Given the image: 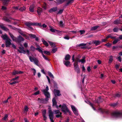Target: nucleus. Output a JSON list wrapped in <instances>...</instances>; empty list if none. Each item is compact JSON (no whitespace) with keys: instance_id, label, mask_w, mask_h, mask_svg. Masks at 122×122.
Segmentation results:
<instances>
[{"instance_id":"1","label":"nucleus","mask_w":122,"mask_h":122,"mask_svg":"<svg viewBox=\"0 0 122 122\" xmlns=\"http://www.w3.org/2000/svg\"><path fill=\"white\" fill-rule=\"evenodd\" d=\"M48 113H49V117L51 122H54V121L53 120L54 113L55 114H57L56 116V117L57 118L61 117V113L60 112V111L55 110L53 112L51 109H50L49 110Z\"/></svg>"},{"instance_id":"2","label":"nucleus","mask_w":122,"mask_h":122,"mask_svg":"<svg viewBox=\"0 0 122 122\" xmlns=\"http://www.w3.org/2000/svg\"><path fill=\"white\" fill-rule=\"evenodd\" d=\"M48 87L47 86L45 89H44L42 90V91L43 92L44 94L46 96V98L45 99H42L41 100L43 101L45 100L46 101H47L48 100V98L50 97L49 93L48 92Z\"/></svg>"},{"instance_id":"3","label":"nucleus","mask_w":122,"mask_h":122,"mask_svg":"<svg viewBox=\"0 0 122 122\" xmlns=\"http://www.w3.org/2000/svg\"><path fill=\"white\" fill-rule=\"evenodd\" d=\"M112 116L116 117H122V113L119 111H115L113 112Z\"/></svg>"},{"instance_id":"4","label":"nucleus","mask_w":122,"mask_h":122,"mask_svg":"<svg viewBox=\"0 0 122 122\" xmlns=\"http://www.w3.org/2000/svg\"><path fill=\"white\" fill-rule=\"evenodd\" d=\"M29 58L31 62H34L36 65L38 66L39 61L37 58L35 57H32L31 56H29Z\"/></svg>"},{"instance_id":"5","label":"nucleus","mask_w":122,"mask_h":122,"mask_svg":"<svg viewBox=\"0 0 122 122\" xmlns=\"http://www.w3.org/2000/svg\"><path fill=\"white\" fill-rule=\"evenodd\" d=\"M74 66V70L78 74L80 73V70L79 67L78 65L77 64H73Z\"/></svg>"},{"instance_id":"6","label":"nucleus","mask_w":122,"mask_h":122,"mask_svg":"<svg viewBox=\"0 0 122 122\" xmlns=\"http://www.w3.org/2000/svg\"><path fill=\"white\" fill-rule=\"evenodd\" d=\"M25 25L28 26L29 28L31 29H32V28L31 27V25H35V22L32 23L31 22H27L24 23Z\"/></svg>"},{"instance_id":"7","label":"nucleus","mask_w":122,"mask_h":122,"mask_svg":"<svg viewBox=\"0 0 122 122\" xmlns=\"http://www.w3.org/2000/svg\"><path fill=\"white\" fill-rule=\"evenodd\" d=\"M61 109L62 111L65 112H69L68 108L65 104H63L62 106Z\"/></svg>"},{"instance_id":"8","label":"nucleus","mask_w":122,"mask_h":122,"mask_svg":"<svg viewBox=\"0 0 122 122\" xmlns=\"http://www.w3.org/2000/svg\"><path fill=\"white\" fill-rule=\"evenodd\" d=\"M11 40L10 38H8V39L5 41V44L6 47H10V46L11 44Z\"/></svg>"},{"instance_id":"9","label":"nucleus","mask_w":122,"mask_h":122,"mask_svg":"<svg viewBox=\"0 0 122 122\" xmlns=\"http://www.w3.org/2000/svg\"><path fill=\"white\" fill-rule=\"evenodd\" d=\"M54 92L55 96L57 95L58 96H60L61 95V94L60 93V91L59 90L54 89Z\"/></svg>"},{"instance_id":"10","label":"nucleus","mask_w":122,"mask_h":122,"mask_svg":"<svg viewBox=\"0 0 122 122\" xmlns=\"http://www.w3.org/2000/svg\"><path fill=\"white\" fill-rule=\"evenodd\" d=\"M19 50H18V51L20 53H23L24 54L25 53V51L24 49V47L22 46V47H19Z\"/></svg>"},{"instance_id":"11","label":"nucleus","mask_w":122,"mask_h":122,"mask_svg":"<svg viewBox=\"0 0 122 122\" xmlns=\"http://www.w3.org/2000/svg\"><path fill=\"white\" fill-rule=\"evenodd\" d=\"M42 113L43 116L45 120L46 119V110H42Z\"/></svg>"},{"instance_id":"12","label":"nucleus","mask_w":122,"mask_h":122,"mask_svg":"<svg viewBox=\"0 0 122 122\" xmlns=\"http://www.w3.org/2000/svg\"><path fill=\"white\" fill-rule=\"evenodd\" d=\"M57 9V8L56 7H55L52 8L49 10V12L50 13H52L53 12H54L56 11Z\"/></svg>"},{"instance_id":"13","label":"nucleus","mask_w":122,"mask_h":122,"mask_svg":"<svg viewBox=\"0 0 122 122\" xmlns=\"http://www.w3.org/2000/svg\"><path fill=\"white\" fill-rule=\"evenodd\" d=\"M0 27L2 30H4L7 31L9 30V29L5 27L3 24H0Z\"/></svg>"},{"instance_id":"14","label":"nucleus","mask_w":122,"mask_h":122,"mask_svg":"<svg viewBox=\"0 0 122 122\" xmlns=\"http://www.w3.org/2000/svg\"><path fill=\"white\" fill-rule=\"evenodd\" d=\"M35 7V5L32 4L31 5L29 8L30 11L31 12H34V8Z\"/></svg>"},{"instance_id":"15","label":"nucleus","mask_w":122,"mask_h":122,"mask_svg":"<svg viewBox=\"0 0 122 122\" xmlns=\"http://www.w3.org/2000/svg\"><path fill=\"white\" fill-rule=\"evenodd\" d=\"M37 11L38 15H40L42 11V9L40 7H39L37 8Z\"/></svg>"},{"instance_id":"16","label":"nucleus","mask_w":122,"mask_h":122,"mask_svg":"<svg viewBox=\"0 0 122 122\" xmlns=\"http://www.w3.org/2000/svg\"><path fill=\"white\" fill-rule=\"evenodd\" d=\"M9 34L12 40L13 41H16L17 38L15 37L12 34L9 32Z\"/></svg>"},{"instance_id":"17","label":"nucleus","mask_w":122,"mask_h":122,"mask_svg":"<svg viewBox=\"0 0 122 122\" xmlns=\"http://www.w3.org/2000/svg\"><path fill=\"white\" fill-rule=\"evenodd\" d=\"M52 102L53 106H56V107L57 108H58V106L56 105L57 102H56V100L54 98H53L52 99Z\"/></svg>"},{"instance_id":"18","label":"nucleus","mask_w":122,"mask_h":122,"mask_svg":"<svg viewBox=\"0 0 122 122\" xmlns=\"http://www.w3.org/2000/svg\"><path fill=\"white\" fill-rule=\"evenodd\" d=\"M23 73V72L22 71H14L13 72V74L15 75L17 74H21Z\"/></svg>"},{"instance_id":"19","label":"nucleus","mask_w":122,"mask_h":122,"mask_svg":"<svg viewBox=\"0 0 122 122\" xmlns=\"http://www.w3.org/2000/svg\"><path fill=\"white\" fill-rule=\"evenodd\" d=\"M1 37L4 40H5L6 41L8 39V38H9L6 34L3 35L1 36Z\"/></svg>"},{"instance_id":"20","label":"nucleus","mask_w":122,"mask_h":122,"mask_svg":"<svg viewBox=\"0 0 122 122\" xmlns=\"http://www.w3.org/2000/svg\"><path fill=\"white\" fill-rule=\"evenodd\" d=\"M80 59L78 57H76L75 59V62H74L73 64H77L78 65V62H80Z\"/></svg>"},{"instance_id":"21","label":"nucleus","mask_w":122,"mask_h":122,"mask_svg":"<svg viewBox=\"0 0 122 122\" xmlns=\"http://www.w3.org/2000/svg\"><path fill=\"white\" fill-rule=\"evenodd\" d=\"M10 0H2L3 4L4 5H6L9 3Z\"/></svg>"},{"instance_id":"22","label":"nucleus","mask_w":122,"mask_h":122,"mask_svg":"<svg viewBox=\"0 0 122 122\" xmlns=\"http://www.w3.org/2000/svg\"><path fill=\"white\" fill-rule=\"evenodd\" d=\"M93 43L94 44H95L97 46L99 45L101 43V42L98 41H93Z\"/></svg>"},{"instance_id":"23","label":"nucleus","mask_w":122,"mask_h":122,"mask_svg":"<svg viewBox=\"0 0 122 122\" xmlns=\"http://www.w3.org/2000/svg\"><path fill=\"white\" fill-rule=\"evenodd\" d=\"M42 41L43 43V44L45 45L46 46H48V44L47 43V42L45 41L43 39H42Z\"/></svg>"},{"instance_id":"24","label":"nucleus","mask_w":122,"mask_h":122,"mask_svg":"<svg viewBox=\"0 0 122 122\" xmlns=\"http://www.w3.org/2000/svg\"><path fill=\"white\" fill-rule=\"evenodd\" d=\"M99 26H96L92 27L91 29V30H94L97 29L98 27Z\"/></svg>"},{"instance_id":"25","label":"nucleus","mask_w":122,"mask_h":122,"mask_svg":"<svg viewBox=\"0 0 122 122\" xmlns=\"http://www.w3.org/2000/svg\"><path fill=\"white\" fill-rule=\"evenodd\" d=\"M26 9L25 7L24 6L21 7L19 9V10L20 11H25Z\"/></svg>"},{"instance_id":"26","label":"nucleus","mask_w":122,"mask_h":122,"mask_svg":"<svg viewBox=\"0 0 122 122\" xmlns=\"http://www.w3.org/2000/svg\"><path fill=\"white\" fill-rule=\"evenodd\" d=\"M64 0H56V2L57 5H59L60 4L62 3Z\"/></svg>"},{"instance_id":"27","label":"nucleus","mask_w":122,"mask_h":122,"mask_svg":"<svg viewBox=\"0 0 122 122\" xmlns=\"http://www.w3.org/2000/svg\"><path fill=\"white\" fill-rule=\"evenodd\" d=\"M36 50L38 51L39 52L41 53L42 54L43 53V51L41 50V48L40 47L39 48H36Z\"/></svg>"},{"instance_id":"28","label":"nucleus","mask_w":122,"mask_h":122,"mask_svg":"<svg viewBox=\"0 0 122 122\" xmlns=\"http://www.w3.org/2000/svg\"><path fill=\"white\" fill-rule=\"evenodd\" d=\"M86 45V44L81 43L78 45V46H82V47H81V48H83L85 47V46Z\"/></svg>"},{"instance_id":"29","label":"nucleus","mask_w":122,"mask_h":122,"mask_svg":"<svg viewBox=\"0 0 122 122\" xmlns=\"http://www.w3.org/2000/svg\"><path fill=\"white\" fill-rule=\"evenodd\" d=\"M70 55L68 54L66 56L65 58V59L66 60H70Z\"/></svg>"},{"instance_id":"30","label":"nucleus","mask_w":122,"mask_h":122,"mask_svg":"<svg viewBox=\"0 0 122 122\" xmlns=\"http://www.w3.org/2000/svg\"><path fill=\"white\" fill-rule=\"evenodd\" d=\"M85 58L84 57H83L82 59L80 60V62H81L82 63H84L85 62Z\"/></svg>"},{"instance_id":"31","label":"nucleus","mask_w":122,"mask_h":122,"mask_svg":"<svg viewBox=\"0 0 122 122\" xmlns=\"http://www.w3.org/2000/svg\"><path fill=\"white\" fill-rule=\"evenodd\" d=\"M99 111L102 113H103L106 112V110L104 109L100 108L99 109Z\"/></svg>"},{"instance_id":"32","label":"nucleus","mask_w":122,"mask_h":122,"mask_svg":"<svg viewBox=\"0 0 122 122\" xmlns=\"http://www.w3.org/2000/svg\"><path fill=\"white\" fill-rule=\"evenodd\" d=\"M120 20L119 19L116 20L114 22V23L115 24H117L120 23Z\"/></svg>"},{"instance_id":"33","label":"nucleus","mask_w":122,"mask_h":122,"mask_svg":"<svg viewBox=\"0 0 122 122\" xmlns=\"http://www.w3.org/2000/svg\"><path fill=\"white\" fill-rule=\"evenodd\" d=\"M59 25L61 27H63L64 25L62 21H60L59 24Z\"/></svg>"},{"instance_id":"34","label":"nucleus","mask_w":122,"mask_h":122,"mask_svg":"<svg viewBox=\"0 0 122 122\" xmlns=\"http://www.w3.org/2000/svg\"><path fill=\"white\" fill-rule=\"evenodd\" d=\"M48 42L52 47H53L55 46V44L54 43L50 41H48Z\"/></svg>"},{"instance_id":"35","label":"nucleus","mask_w":122,"mask_h":122,"mask_svg":"<svg viewBox=\"0 0 122 122\" xmlns=\"http://www.w3.org/2000/svg\"><path fill=\"white\" fill-rule=\"evenodd\" d=\"M49 27L50 28V30L53 32H55V31H56V30L55 29H54L52 28L51 27V26H49Z\"/></svg>"},{"instance_id":"36","label":"nucleus","mask_w":122,"mask_h":122,"mask_svg":"<svg viewBox=\"0 0 122 122\" xmlns=\"http://www.w3.org/2000/svg\"><path fill=\"white\" fill-rule=\"evenodd\" d=\"M48 73L49 76L51 77L52 78H54V76L51 73V72H48Z\"/></svg>"},{"instance_id":"37","label":"nucleus","mask_w":122,"mask_h":122,"mask_svg":"<svg viewBox=\"0 0 122 122\" xmlns=\"http://www.w3.org/2000/svg\"><path fill=\"white\" fill-rule=\"evenodd\" d=\"M29 36L31 38H35L36 37L35 35H33L31 34H29Z\"/></svg>"},{"instance_id":"38","label":"nucleus","mask_w":122,"mask_h":122,"mask_svg":"<svg viewBox=\"0 0 122 122\" xmlns=\"http://www.w3.org/2000/svg\"><path fill=\"white\" fill-rule=\"evenodd\" d=\"M113 57L112 56H110L109 58V63H111L112 61H113Z\"/></svg>"},{"instance_id":"39","label":"nucleus","mask_w":122,"mask_h":122,"mask_svg":"<svg viewBox=\"0 0 122 122\" xmlns=\"http://www.w3.org/2000/svg\"><path fill=\"white\" fill-rule=\"evenodd\" d=\"M35 25H39L40 27H42V25L41 24V23H38L35 22Z\"/></svg>"},{"instance_id":"40","label":"nucleus","mask_w":122,"mask_h":122,"mask_svg":"<svg viewBox=\"0 0 122 122\" xmlns=\"http://www.w3.org/2000/svg\"><path fill=\"white\" fill-rule=\"evenodd\" d=\"M63 10H64L63 9H61V10H60L58 12L57 14H61L63 12Z\"/></svg>"},{"instance_id":"41","label":"nucleus","mask_w":122,"mask_h":122,"mask_svg":"<svg viewBox=\"0 0 122 122\" xmlns=\"http://www.w3.org/2000/svg\"><path fill=\"white\" fill-rule=\"evenodd\" d=\"M47 6V5L45 3H44L43 7L44 8V9L46 10L47 9L46 7Z\"/></svg>"},{"instance_id":"42","label":"nucleus","mask_w":122,"mask_h":122,"mask_svg":"<svg viewBox=\"0 0 122 122\" xmlns=\"http://www.w3.org/2000/svg\"><path fill=\"white\" fill-rule=\"evenodd\" d=\"M30 49L31 50L34 51L35 50H36V48H35L33 46H31L30 47Z\"/></svg>"},{"instance_id":"43","label":"nucleus","mask_w":122,"mask_h":122,"mask_svg":"<svg viewBox=\"0 0 122 122\" xmlns=\"http://www.w3.org/2000/svg\"><path fill=\"white\" fill-rule=\"evenodd\" d=\"M70 63V62L69 61H66L65 62V65L67 66H68Z\"/></svg>"},{"instance_id":"44","label":"nucleus","mask_w":122,"mask_h":122,"mask_svg":"<svg viewBox=\"0 0 122 122\" xmlns=\"http://www.w3.org/2000/svg\"><path fill=\"white\" fill-rule=\"evenodd\" d=\"M44 53L47 55H50V52L49 51H44Z\"/></svg>"},{"instance_id":"45","label":"nucleus","mask_w":122,"mask_h":122,"mask_svg":"<svg viewBox=\"0 0 122 122\" xmlns=\"http://www.w3.org/2000/svg\"><path fill=\"white\" fill-rule=\"evenodd\" d=\"M119 41L118 39H117L115 40L113 42V43L114 44H115L117 43Z\"/></svg>"},{"instance_id":"46","label":"nucleus","mask_w":122,"mask_h":122,"mask_svg":"<svg viewBox=\"0 0 122 122\" xmlns=\"http://www.w3.org/2000/svg\"><path fill=\"white\" fill-rule=\"evenodd\" d=\"M71 107L73 111L76 110L74 106H73L72 105H71Z\"/></svg>"},{"instance_id":"47","label":"nucleus","mask_w":122,"mask_h":122,"mask_svg":"<svg viewBox=\"0 0 122 122\" xmlns=\"http://www.w3.org/2000/svg\"><path fill=\"white\" fill-rule=\"evenodd\" d=\"M98 101L97 102L98 103H100L103 100L102 99H101L100 98H99L98 100Z\"/></svg>"},{"instance_id":"48","label":"nucleus","mask_w":122,"mask_h":122,"mask_svg":"<svg viewBox=\"0 0 122 122\" xmlns=\"http://www.w3.org/2000/svg\"><path fill=\"white\" fill-rule=\"evenodd\" d=\"M80 33L81 34V35H82L84 33H85V30H80Z\"/></svg>"},{"instance_id":"49","label":"nucleus","mask_w":122,"mask_h":122,"mask_svg":"<svg viewBox=\"0 0 122 122\" xmlns=\"http://www.w3.org/2000/svg\"><path fill=\"white\" fill-rule=\"evenodd\" d=\"M18 81H15L12 83H10V85H12L13 84H15V83H18Z\"/></svg>"},{"instance_id":"50","label":"nucleus","mask_w":122,"mask_h":122,"mask_svg":"<svg viewBox=\"0 0 122 122\" xmlns=\"http://www.w3.org/2000/svg\"><path fill=\"white\" fill-rule=\"evenodd\" d=\"M8 117V115L7 114H6L4 117L3 118V119L4 120H5Z\"/></svg>"},{"instance_id":"51","label":"nucleus","mask_w":122,"mask_h":122,"mask_svg":"<svg viewBox=\"0 0 122 122\" xmlns=\"http://www.w3.org/2000/svg\"><path fill=\"white\" fill-rule=\"evenodd\" d=\"M64 38L68 40L69 39V37L68 36H66L64 37Z\"/></svg>"},{"instance_id":"52","label":"nucleus","mask_w":122,"mask_h":122,"mask_svg":"<svg viewBox=\"0 0 122 122\" xmlns=\"http://www.w3.org/2000/svg\"><path fill=\"white\" fill-rule=\"evenodd\" d=\"M25 111L27 112L28 111V108L27 106H25L24 108Z\"/></svg>"},{"instance_id":"53","label":"nucleus","mask_w":122,"mask_h":122,"mask_svg":"<svg viewBox=\"0 0 122 122\" xmlns=\"http://www.w3.org/2000/svg\"><path fill=\"white\" fill-rule=\"evenodd\" d=\"M74 113L76 115H77L78 114V112L76 110L73 111Z\"/></svg>"},{"instance_id":"54","label":"nucleus","mask_w":122,"mask_h":122,"mask_svg":"<svg viewBox=\"0 0 122 122\" xmlns=\"http://www.w3.org/2000/svg\"><path fill=\"white\" fill-rule=\"evenodd\" d=\"M4 20L5 21H7V22H10V20L7 18H5L4 19Z\"/></svg>"},{"instance_id":"55","label":"nucleus","mask_w":122,"mask_h":122,"mask_svg":"<svg viewBox=\"0 0 122 122\" xmlns=\"http://www.w3.org/2000/svg\"><path fill=\"white\" fill-rule=\"evenodd\" d=\"M19 6H15L13 7V9H15V10H18L19 8Z\"/></svg>"},{"instance_id":"56","label":"nucleus","mask_w":122,"mask_h":122,"mask_svg":"<svg viewBox=\"0 0 122 122\" xmlns=\"http://www.w3.org/2000/svg\"><path fill=\"white\" fill-rule=\"evenodd\" d=\"M18 78H19V77L18 76H17V77H16L14 78H13V79H12L11 80V81H13L15 80H16V79H18Z\"/></svg>"},{"instance_id":"57","label":"nucleus","mask_w":122,"mask_h":122,"mask_svg":"<svg viewBox=\"0 0 122 122\" xmlns=\"http://www.w3.org/2000/svg\"><path fill=\"white\" fill-rule=\"evenodd\" d=\"M42 55L43 57L46 60H48L47 58L43 54V53L42 54Z\"/></svg>"},{"instance_id":"58","label":"nucleus","mask_w":122,"mask_h":122,"mask_svg":"<svg viewBox=\"0 0 122 122\" xmlns=\"http://www.w3.org/2000/svg\"><path fill=\"white\" fill-rule=\"evenodd\" d=\"M57 50V49L56 48H54L53 49L52 51L53 53H55Z\"/></svg>"},{"instance_id":"59","label":"nucleus","mask_w":122,"mask_h":122,"mask_svg":"<svg viewBox=\"0 0 122 122\" xmlns=\"http://www.w3.org/2000/svg\"><path fill=\"white\" fill-rule=\"evenodd\" d=\"M75 56L74 55H73L72 57V62H73L74 61H75Z\"/></svg>"},{"instance_id":"60","label":"nucleus","mask_w":122,"mask_h":122,"mask_svg":"<svg viewBox=\"0 0 122 122\" xmlns=\"http://www.w3.org/2000/svg\"><path fill=\"white\" fill-rule=\"evenodd\" d=\"M107 38H110L112 39H114L115 38V37H113L112 36H111L110 35H108L107 36Z\"/></svg>"},{"instance_id":"61","label":"nucleus","mask_w":122,"mask_h":122,"mask_svg":"<svg viewBox=\"0 0 122 122\" xmlns=\"http://www.w3.org/2000/svg\"><path fill=\"white\" fill-rule=\"evenodd\" d=\"M46 77L48 79V81L49 83V84H50L51 83L50 80V79L49 77L48 76H46Z\"/></svg>"},{"instance_id":"62","label":"nucleus","mask_w":122,"mask_h":122,"mask_svg":"<svg viewBox=\"0 0 122 122\" xmlns=\"http://www.w3.org/2000/svg\"><path fill=\"white\" fill-rule=\"evenodd\" d=\"M11 45L12 47L14 48L15 49L16 48L15 46L13 43H11Z\"/></svg>"},{"instance_id":"63","label":"nucleus","mask_w":122,"mask_h":122,"mask_svg":"<svg viewBox=\"0 0 122 122\" xmlns=\"http://www.w3.org/2000/svg\"><path fill=\"white\" fill-rule=\"evenodd\" d=\"M32 70L33 71V72L34 73V75H35L36 73V70L34 69H32Z\"/></svg>"},{"instance_id":"64","label":"nucleus","mask_w":122,"mask_h":122,"mask_svg":"<svg viewBox=\"0 0 122 122\" xmlns=\"http://www.w3.org/2000/svg\"><path fill=\"white\" fill-rule=\"evenodd\" d=\"M87 71L88 72L90 71H91V70L90 67L89 66H88L87 68Z\"/></svg>"}]
</instances>
